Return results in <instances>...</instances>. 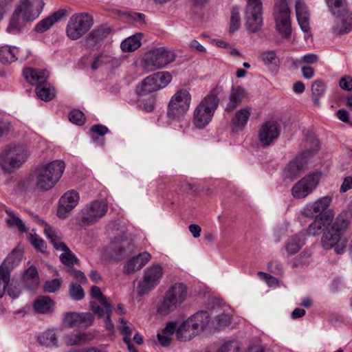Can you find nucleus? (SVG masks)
I'll return each mask as SVG.
<instances>
[{
    "label": "nucleus",
    "mask_w": 352,
    "mask_h": 352,
    "mask_svg": "<svg viewBox=\"0 0 352 352\" xmlns=\"http://www.w3.org/2000/svg\"><path fill=\"white\" fill-rule=\"evenodd\" d=\"M64 170L65 163L61 160L41 164L24 181L23 187L26 190L47 192L57 184Z\"/></svg>",
    "instance_id": "obj_1"
},
{
    "label": "nucleus",
    "mask_w": 352,
    "mask_h": 352,
    "mask_svg": "<svg viewBox=\"0 0 352 352\" xmlns=\"http://www.w3.org/2000/svg\"><path fill=\"white\" fill-rule=\"evenodd\" d=\"M43 6L42 0H20L6 28V32L19 34L26 23L32 22L38 18Z\"/></svg>",
    "instance_id": "obj_2"
},
{
    "label": "nucleus",
    "mask_w": 352,
    "mask_h": 352,
    "mask_svg": "<svg viewBox=\"0 0 352 352\" xmlns=\"http://www.w3.org/2000/svg\"><path fill=\"white\" fill-rule=\"evenodd\" d=\"M30 148L21 143L8 144L0 154V168L5 173H12L21 168L31 155Z\"/></svg>",
    "instance_id": "obj_3"
},
{
    "label": "nucleus",
    "mask_w": 352,
    "mask_h": 352,
    "mask_svg": "<svg viewBox=\"0 0 352 352\" xmlns=\"http://www.w3.org/2000/svg\"><path fill=\"white\" fill-rule=\"evenodd\" d=\"M305 149L300 155L291 161L285 170V176L293 180L296 179L306 168L308 161L318 151V141L314 136L307 138L302 144Z\"/></svg>",
    "instance_id": "obj_4"
},
{
    "label": "nucleus",
    "mask_w": 352,
    "mask_h": 352,
    "mask_svg": "<svg viewBox=\"0 0 352 352\" xmlns=\"http://www.w3.org/2000/svg\"><path fill=\"white\" fill-rule=\"evenodd\" d=\"M187 287L182 283L171 285L160 300L157 311L162 316H167L179 309L187 298Z\"/></svg>",
    "instance_id": "obj_5"
},
{
    "label": "nucleus",
    "mask_w": 352,
    "mask_h": 352,
    "mask_svg": "<svg viewBox=\"0 0 352 352\" xmlns=\"http://www.w3.org/2000/svg\"><path fill=\"white\" fill-rule=\"evenodd\" d=\"M218 105L219 98L215 94H210L205 96L193 111V125L199 129L206 127L212 121Z\"/></svg>",
    "instance_id": "obj_6"
},
{
    "label": "nucleus",
    "mask_w": 352,
    "mask_h": 352,
    "mask_svg": "<svg viewBox=\"0 0 352 352\" xmlns=\"http://www.w3.org/2000/svg\"><path fill=\"white\" fill-rule=\"evenodd\" d=\"M23 76L28 82L36 85V94L39 98L49 101L54 98V89L46 81L48 78L47 70L27 68L23 71Z\"/></svg>",
    "instance_id": "obj_7"
},
{
    "label": "nucleus",
    "mask_w": 352,
    "mask_h": 352,
    "mask_svg": "<svg viewBox=\"0 0 352 352\" xmlns=\"http://www.w3.org/2000/svg\"><path fill=\"white\" fill-rule=\"evenodd\" d=\"M175 54L164 47H156L146 52L143 56L142 65L147 72L162 69L172 63Z\"/></svg>",
    "instance_id": "obj_8"
},
{
    "label": "nucleus",
    "mask_w": 352,
    "mask_h": 352,
    "mask_svg": "<svg viewBox=\"0 0 352 352\" xmlns=\"http://www.w3.org/2000/svg\"><path fill=\"white\" fill-rule=\"evenodd\" d=\"M41 224L43 226V231L47 238L57 250L62 251L63 253L60 256V260L65 265L71 266L78 262L76 256L72 252L68 247L61 241L62 234L60 232L56 230L47 223L42 220H39Z\"/></svg>",
    "instance_id": "obj_9"
},
{
    "label": "nucleus",
    "mask_w": 352,
    "mask_h": 352,
    "mask_svg": "<svg viewBox=\"0 0 352 352\" xmlns=\"http://www.w3.org/2000/svg\"><path fill=\"white\" fill-rule=\"evenodd\" d=\"M191 95L186 89L178 90L170 98L167 116L174 120H182L190 108Z\"/></svg>",
    "instance_id": "obj_10"
},
{
    "label": "nucleus",
    "mask_w": 352,
    "mask_h": 352,
    "mask_svg": "<svg viewBox=\"0 0 352 352\" xmlns=\"http://www.w3.org/2000/svg\"><path fill=\"white\" fill-rule=\"evenodd\" d=\"M290 14L291 12L286 0H277L274 10L275 28L284 38H289L292 35Z\"/></svg>",
    "instance_id": "obj_11"
},
{
    "label": "nucleus",
    "mask_w": 352,
    "mask_h": 352,
    "mask_svg": "<svg viewBox=\"0 0 352 352\" xmlns=\"http://www.w3.org/2000/svg\"><path fill=\"white\" fill-rule=\"evenodd\" d=\"M92 16L85 12L72 15L66 28L67 36L72 40H77L85 35L92 27Z\"/></svg>",
    "instance_id": "obj_12"
},
{
    "label": "nucleus",
    "mask_w": 352,
    "mask_h": 352,
    "mask_svg": "<svg viewBox=\"0 0 352 352\" xmlns=\"http://www.w3.org/2000/svg\"><path fill=\"white\" fill-rule=\"evenodd\" d=\"M108 206L105 201L95 200L86 204L81 210L79 218L82 226H91L105 216Z\"/></svg>",
    "instance_id": "obj_13"
},
{
    "label": "nucleus",
    "mask_w": 352,
    "mask_h": 352,
    "mask_svg": "<svg viewBox=\"0 0 352 352\" xmlns=\"http://www.w3.org/2000/svg\"><path fill=\"white\" fill-rule=\"evenodd\" d=\"M247 1L245 28L248 32L255 33L260 31L263 25L262 2L261 0H247Z\"/></svg>",
    "instance_id": "obj_14"
},
{
    "label": "nucleus",
    "mask_w": 352,
    "mask_h": 352,
    "mask_svg": "<svg viewBox=\"0 0 352 352\" xmlns=\"http://www.w3.org/2000/svg\"><path fill=\"white\" fill-rule=\"evenodd\" d=\"M322 173L320 171L310 173L300 179L292 188V194L297 199H304L318 186Z\"/></svg>",
    "instance_id": "obj_15"
},
{
    "label": "nucleus",
    "mask_w": 352,
    "mask_h": 352,
    "mask_svg": "<svg viewBox=\"0 0 352 352\" xmlns=\"http://www.w3.org/2000/svg\"><path fill=\"white\" fill-rule=\"evenodd\" d=\"M344 232L336 227L331 226L322 237V245L324 249L333 248L335 252L342 254L346 248L348 240L344 236Z\"/></svg>",
    "instance_id": "obj_16"
},
{
    "label": "nucleus",
    "mask_w": 352,
    "mask_h": 352,
    "mask_svg": "<svg viewBox=\"0 0 352 352\" xmlns=\"http://www.w3.org/2000/svg\"><path fill=\"white\" fill-rule=\"evenodd\" d=\"M164 271L160 265H153L144 270L142 281L138 285L139 295L143 296L153 289L160 282Z\"/></svg>",
    "instance_id": "obj_17"
},
{
    "label": "nucleus",
    "mask_w": 352,
    "mask_h": 352,
    "mask_svg": "<svg viewBox=\"0 0 352 352\" xmlns=\"http://www.w3.org/2000/svg\"><path fill=\"white\" fill-rule=\"evenodd\" d=\"M280 128L278 124L273 120L263 123L258 132V139L263 146L273 144L280 135Z\"/></svg>",
    "instance_id": "obj_18"
},
{
    "label": "nucleus",
    "mask_w": 352,
    "mask_h": 352,
    "mask_svg": "<svg viewBox=\"0 0 352 352\" xmlns=\"http://www.w3.org/2000/svg\"><path fill=\"white\" fill-rule=\"evenodd\" d=\"M94 322V316L89 312L77 313L67 312L63 314V324L65 327L73 328L80 326L89 327Z\"/></svg>",
    "instance_id": "obj_19"
},
{
    "label": "nucleus",
    "mask_w": 352,
    "mask_h": 352,
    "mask_svg": "<svg viewBox=\"0 0 352 352\" xmlns=\"http://www.w3.org/2000/svg\"><path fill=\"white\" fill-rule=\"evenodd\" d=\"M79 195L75 190H69L60 199L57 215L60 219H65L69 213L77 206Z\"/></svg>",
    "instance_id": "obj_20"
},
{
    "label": "nucleus",
    "mask_w": 352,
    "mask_h": 352,
    "mask_svg": "<svg viewBox=\"0 0 352 352\" xmlns=\"http://www.w3.org/2000/svg\"><path fill=\"white\" fill-rule=\"evenodd\" d=\"M335 24L332 27V32L336 35H344L352 30V12L347 9L339 12L336 14Z\"/></svg>",
    "instance_id": "obj_21"
},
{
    "label": "nucleus",
    "mask_w": 352,
    "mask_h": 352,
    "mask_svg": "<svg viewBox=\"0 0 352 352\" xmlns=\"http://www.w3.org/2000/svg\"><path fill=\"white\" fill-rule=\"evenodd\" d=\"M30 52L27 49L19 50L16 47L3 45L0 47V61L2 63H12L16 60H25Z\"/></svg>",
    "instance_id": "obj_22"
},
{
    "label": "nucleus",
    "mask_w": 352,
    "mask_h": 352,
    "mask_svg": "<svg viewBox=\"0 0 352 352\" xmlns=\"http://www.w3.org/2000/svg\"><path fill=\"white\" fill-rule=\"evenodd\" d=\"M151 258V255L148 252H143L133 256L124 264L123 272L125 274H134L141 270Z\"/></svg>",
    "instance_id": "obj_23"
},
{
    "label": "nucleus",
    "mask_w": 352,
    "mask_h": 352,
    "mask_svg": "<svg viewBox=\"0 0 352 352\" xmlns=\"http://www.w3.org/2000/svg\"><path fill=\"white\" fill-rule=\"evenodd\" d=\"M251 113L250 107L241 108L236 111L230 122L232 131L233 132L243 131L248 124Z\"/></svg>",
    "instance_id": "obj_24"
},
{
    "label": "nucleus",
    "mask_w": 352,
    "mask_h": 352,
    "mask_svg": "<svg viewBox=\"0 0 352 352\" xmlns=\"http://www.w3.org/2000/svg\"><path fill=\"white\" fill-rule=\"evenodd\" d=\"M248 96L247 91L242 87H233L229 95V100L225 107V111L232 112Z\"/></svg>",
    "instance_id": "obj_25"
},
{
    "label": "nucleus",
    "mask_w": 352,
    "mask_h": 352,
    "mask_svg": "<svg viewBox=\"0 0 352 352\" xmlns=\"http://www.w3.org/2000/svg\"><path fill=\"white\" fill-rule=\"evenodd\" d=\"M332 201L331 196H324L319 198L313 203L308 204L305 209V213L309 215H324L322 212L329 206Z\"/></svg>",
    "instance_id": "obj_26"
},
{
    "label": "nucleus",
    "mask_w": 352,
    "mask_h": 352,
    "mask_svg": "<svg viewBox=\"0 0 352 352\" xmlns=\"http://www.w3.org/2000/svg\"><path fill=\"white\" fill-rule=\"evenodd\" d=\"M296 14L300 29L305 33H309V12L305 3L301 0H297L295 4Z\"/></svg>",
    "instance_id": "obj_27"
},
{
    "label": "nucleus",
    "mask_w": 352,
    "mask_h": 352,
    "mask_svg": "<svg viewBox=\"0 0 352 352\" xmlns=\"http://www.w3.org/2000/svg\"><path fill=\"white\" fill-rule=\"evenodd\" d=\"M196 335L202 332L208 325L210 318L206 311H198L188 318Z\"/></svg>",
    "instance_id": "obj_28"
},
{
    "label": "nucleus",
    "mask_w": 352,
    "mask_h": 352,
    "mask_svg": "<svg viewBox=\"0 0 352 352\" xmlns=\"http://www.w3.org/2000/svg\"><path fill=\"white\" fill-rule=\"evenodd\" d=\"M65 12L63 10H59L54 12L50 16L45 18L38 22L35 26V31L38 33H43L49 30L55 23L58 22L63 16Z\"/></svg>",
    "instance_id": "obj_29"
},
{
    "label": "nucleus",
    "mask_w": 352,
    "mask_h": 352,
    "mask_svg": "<svg viewBox=\"0 0 352 352\" xmlns=\"http://www.w3.org/2000/svg\"><path fill=\"white\" fill-rule=\"evenodd\" d=\"M329 224V220L326 215H317L314 221L309 226L307 234L313 236L318 235Z\"/></svg>",
    "instance_id": "obj_30"
},
{
    "label": "nucleus",
    "mask_w": 352,
    "mask_h": 352,
    "mask_svg": "<svg viewBox=\"0 0 352 352\" xmlns=\"http://www.w3.org/2000/svg\"><path fill=\"white\" fill-rule=\"evenodd\" d=\"M158 90L159 87H157L152 74L144 78L141 83L137 86L135 91L139 96H145Z\"/></svg>",
    "instance_id": "obj_31"
},
{
    "label": "nucleus",
    "mask_w": 352,
    "mask_h": 352,
    "mask_svg": "<svg viewBox=\"0 0 352 352\" xmlns=\"http://www.w3.org/2000/svg\"><path fill=\"white\" fill-rule=\"evenodd\" d=\"M22 255L21 250H14L0 265V269L10 274L11 270L21 262Z\"/></svg>",
    "instance_id": "obj_32"
},
{
    "label": "nucleus",
    "mask_w": 352,
    "mask_h": 352,
    "mask_svg": "<svg viewBox=\"0 0 352 352\" xmlns=\"http://www.w3.org/2000/svg\"><path fill=\"white\" fill-rule=\"evenodd\" d=\"M190 324V320L188 318L177 328L176 338L178 340H190L197 336Z\"/></svg>",
    "instance_id": "obj_33"
},
{
    "label": "nucleus",
    "mask_w": 352,
    "mask_h": 352,
    "mask_svg": "<svg viewBox=\"0 0 352 352\" xmlns=\"http://www.w3.org/2000/svg\"><path fill=\"white\" fill-rule=\"evenodd\" d=\"M142 37L143 34L140 32L127 37L121 43V50L124 52H132L135 51L141 46Z\"/></svg>",
    "instance_id": "obj_34"
},
{
    "label": "nucleus",
    "mask_w": 352,
    "mask_h": 352,
    "mask_svg": "<svg viewBox=\"0 0 352 352\" xmlns=\"http://www.w3.org/2000/svg\"><path fill=\"white\" fill-rule=\"evenodd\" d=\"M305 243L303 234H296L289 238L285 243V250L289 255L298 252Z\"/></svg>",
    "instance_id": "obj_35"
},
{
    "label": "nucleus",
    "mask_w": 352,
    "mask_h": 352,
    "mask_svg": "<svg viewBox=\"0 0 352 352\" xmlns=\"http://www.w3.org/2000/svg\"><path fill=\"white\" fill-rule=\"evenodd\" d=\"M34 309L40 314H48L54 309V302L49 296H40L34 302Z\"/></svg>",
    "instance_id": "obj_36"
},
{
    "label": "nucleus",
    "mask_w": 352,
    "mask_h": 352,
    "mask_svg": "<svg viewBox=\"0 0 352 352\" xmlns=\"http://www.w3.org/2000/svg\"><path fill=\"white\" fill-rule=\"evenodd\" d=\"M352 220V211L350 210H342L336 217L331 225L342 230L344 233L348 230Z\"/></svg>",
    "instance_id": "obj_37"
},
{
    "label": "nucleus",
    "mask_w": 352,
    "mask_h": 352,
    "mask_svg": "<svg viewBox=\"0 0 352 352\" xmlns=\"http://www.w3.org/2000/svg\"><path fill=\"white\" fill-rule=\"evenodd\" d=\"M91 340V334L85 333H70L65 336L63 338L64 342L67 346L84 344Z\"/></svg>",
    "instance_id": "obj_38"
},
{
    "label": "nucleus",
    "mask_w": 352,
    "mask_h": 352,
    "mask_svg": "<svg viewBox=\"0 0 352 352\" xmlns=\"http://www.w3.org/2000/svg\"><path fill=\"white\" fill-rule=\"evenodd\" d=\"M23 281L26 287L30 289H34L39 284V278L37 270L34 266H30L23 274Z\"/></svg>",
    "instance_id": "obj_39"
},
{
    "label": "nucleus",
    "mask_w": 352,
    "mask_h": 352,
    "mask_svg": "<svg viewBox=\"0 0 352 352\" xmlns=\"http://www.w3.org/2000/svg\"><path fill=\"white\" fill-rule=\"evenodd\" d=\"M113 248L118 250V254L121 256L127 251L132 249L131 240L129 239L125 235L115 236L113 241Z\"/></svg>",
    "instance_id": "obj_40"
},
{
    "label": "nucleus",
    "mask_w": 352,
    "mask_h": 352,
    "mask_svg": "<svg viewBox=\"0 0 352 352\" xmlns=\"http://www.w3.org/2000/svg\"><path fill=\"white\" fill-rule=\"evenodd\" d=\"M39 344L47 347L58 346L56 333L54 330L48 329L38 336Z\"/></svg>",
    "instance_id": "obj_41"
},
{
    "label": "nucleus",
    "mask_w": 352,
    "mask_h": 352,
    "mask_svg": "<svg viewBox=\"0 0 352 352\" xmlns=\"http://www.w3.org/2000/svg\"><path fill=\"white\" fill-rule=\"evenodd\" d=\"M159 90L166 87L171 81L172 76L169 72H157L153 74Z\"/></svg>",
    "instance_id": "obj_42"
},
{
    "label": "nucleus",
    "mask_w": 352,
    "mask_h": 352,
    "mask_svg": "<svg viewBox=\"0 0 352 352\" xmlns=\"http://www.w3.org/2000/svg\"><path fill=\"white\" fill-rule=\"evenodd\" d=\"M9 216L7 221L10 226H16L20 232H27L28 229L23 221L15 214L10 210H6Z\"/></svg>",
    "instance_id": "obj_43"
},
{
    "label": "nucleus",
    "mask_w": 352,
    "mask_h": 352,
    "mask_svg": "<svg viewBox=\"0 0 352 352\" xmlns=\"http://www.w3.org/2000/svg\"><path fill=\"white\" fill-rule=\"evenodd\" d=\"M327 6L331 13L333 14H338L343 10L346 9L345 8V0H325Z\"/></svg>",
    "instance_id": "obj_44"
},
{
    "label": "nucleus",
    "mask_w": 352,
    "mask_h": 352,
    "mask_svg": "<svg viewBox=\"0 0 352 352\" xmlns=\"http://www.w3.org/2000/svg\"><path fill=\"white\" fill-rule=\"evenodd\" d=\"M69 294L71 298L74 300H80L85 296L83 289L77 283H72L69 285Z\"/></svg>",
    "instance_id": "obj_45"
},
{
    "label": "nucleus",
    "mask_w": 352,
    "mask_h": 352,
    "mask_svg": "<svg viewBox=\"0 0 352 352\" xmlns=\"http://www.w3.org/2000/svg\"><path fill=\"white\" fill-rule=\"evenodd\" d=\"M241 25L239 10L237 8H233L231 10L230 32H234L237 30Z\"/></svg>",
    "instance_id": "obj_46"
},
{
    "label": "nucleus",
    "mask_w": 352,
    "mask_h": 352,
    "mask_svg": "<svg viewBox=\"0 0 352 352\" xmlns=\"http://www.w3.org/2000/svg\"><path fill=\"white\" fill-rule=\"evenodd\" d=\"M69 120L76 125H82L85 123V118L83 113L78 109L72 111L69 114Z\"/></svg>",
    "instance_id": "obj_47"
},
{
    "label": "nucleus",
    "mask_w": 352,
    "mask_h": 352,
    "mask_svg": "<svg viewBox=\"0 0 352 352\" xmlns=\"http://www.w3.org/2000/svg\"><path fill=\"white\" fill-rule=\"evenodd\" d=\"M10 280V274L0 269V298L4 295Z\"/></svg>",
    "instance_id": "obj_48"
},
{
    "label": "nucleus",
    "mask_w": 352,
    "mask_h": 352,
    "mask_svg": "<svg viewBox=\"0 0 352 352\" xmlns=\"http://www.w3.org/2000/svg\"><path fill=\"white\" fill-rule=\"evenodd\" d=\"M118 321L121 324L120 326L118 327V329L119 330L120 333L124 335V337H129L131 338L133 326L132 324L129 325L128 322L123 318H119Z\"/></svg>",
    "instance_id": "obj_49"
},
{
    "label": "nucleus",
    "mask_w": 352,
    "mask_h": 352,
    "mask_svg": "<svg viewBox=\"0 0 352 352\" xmlns=\"http://www.w3.org/2000/svg\"><path fill=\"white\" fill-rule=\"evenodd\" d=\"M110 59H111L110 56L103 54H98L95 56L91 65V67L93 70H96L101 65L109 63L110 62Z\"/></svg>",
    "instance_id": "obj_50"
},
{
    "label": "nucleus",
    "mask_w": 352,
    "mask_h": 352,
    "mask_svg": "<svg viewBox=\"0 0 352 352\" xmlns=\"http://www.w3.org/2000/svg\"><path fill=\"white\" fill-rule=\"evenodd\" d=\"M91 296L92 298L98 300L103 307H107V305H111L107 300L106 297L101 292L100 289L97 286H92L91 287Z\"/></svg>",
    "instance_id": "obj_51"
},
{
    "label": "nucleus",
    "mask_w": 352,
    "mask_h": 352,
    "mask_svg": "<svg viewBox=\"0 0 352 352\" xmlns=\"http://www.w3.org/2000/svg\"><path fill=\"white\" fill-rule=\"evenodd\" d=\"M105 312H106V318L104 321V325L107 330H108L111 334L114 333L115 331V326L112 322L111 319V314L112 312V307L111 305H107L104 307Z\"/></svg>",
    "instance_id": "obj_52"
},
{
    "label": "nucleus",
    "mask_w": 352,
    "mask_h": 352,
    "mask_svg": "<svg viewBox=\"0 0 352 352\" xmlns=\"http://www.w3.org/2000/svg\"><path fill=\"white\" fill-rule=\"evenodd\" d=\"M30 241L33 246L41 252H44L46 250V245L43 239L38 236L36 234H31Z\"/></svg>",
    "instance_id": "obj_53"
},
{
    "label": "nucleus",
    "mask_w": 352,
    "mask_h": 352,
    "mask_svg": "<svg viewBox=\"0 0 352 352\" xmlns=\"http://www.w3.org/2000/svg\"><path fill=\"white\" fill-rule=\"evenodd\" d=\"M61 281L60 279L55 278L46 281L44 285V290L48 293H53L60 289Z\"/></svg>",
    "instance_id": "obj_54"
},
{
    "label": "nucleus",
    "mask_w": 352,
    "mask_h": 352,
    "mask_svg": "<svg viewBox=\"0 0 352 352\" xmlns=\"http://www.w3.org/2000/svg\"><path fill=\"white\" fill-rule=\"evenodd\" d=\"M325 91V85L321 80H316L311 85L313 96L320 97Z\"/></svg>",
    "instance_id": "obj_55"
},
{
    "label": "nucleus",
    "mask_w": 352,
    "mask_h": 352,
    "mask_svg": "<svg viewBox=\"0 0 352 352\" xmlns=\"http://www.w3.org/2000/svg\"><path fill=\"white\" fill-rule=\"evenodd\" d=\"M231 316L229 314H222L215 318V322L219 328L226 327L231 323Z\"/></svg>",
    "instance_id": "obj_56"
},
{
    "label": "nucleus",
    "mask_w": 352,
    "mask_h": 352,
    "mask_svg": "<svg viewBox=\"0 0 352 352\" xmlns=\"http://www.w3.org/2000/svg\"><path fill=\"white\" fill-rule=\"evenodd\" d=\"M261 59L265 65L272 63L276 59V53L273 50L264 52L261 54Z\"/></svg>",
    "instance_id": "obj_57"
},
{
    "label": "nucleus",
    "mask_w": 352,
    "mask_h": 352,
    "mask_svg": "<svg viewBox=\"0 0 352 352\" xmlns=\"http://www.w3.org/2000/svg\"><path fill=\"white\" fill-rule=\"evenodd\" d=\"M109 32L110 30L109 28L98 29L93 31L91 36L97 41L106 37L109 34Z\"/></svg>",
    "instance_id": "obj_58"
},
{
    "label": "nucleus",
    "mask_w": 352,
    "mask_h": 352,
    "mask_svg": "<svg viewBox=\"0 0 352 352\" xmlns=\"http://www.w3.org/2000/svg\"><path fill=\"white\" fill-rule=\"evenodd\" d=\"M340 87L345 91L352 90V78L350 76H345L339 81Z\"/></svg>",
    "instance_id": "obj_59"
},
{
    "label": "nucleus",
    "mask_w": 352,
    "mask_h": 352,
    "mask_svg": "<svg viewBox=\"0 0 352 352\" xmlns=\"http://www.w3.org/2000/svg\"><path fill=\"white\" fill-rule=\"evenodd\" d=\"M176 331L177 328L175 322H167L166 327L162 330L164 334L168 335L170 338H172L175 333H176Z\"/></svg>",
    "instance_id": "obj_60"
},
{
    "label": "nucleus",
    "mask_w": 352,
    "mask_h": 352,
    "mask_svg": "<svg viewBox=\"0 0 352 352\" xmlns=\"http://www.w3.org/2000/svg\"><path fill=\"white\" fill-rule=\"evenodd\" d=\"M130 19L134 23L138 25H144L146 24L145 21V15L139 12H133L130 14Z\"/></svg>",
    "instance_id": "obj_61"
},
{
    "label": "nucleus",
    "mask_w": 352,
    "mask_h": 352,
    "mask_svg": "<svg viewBox=\"0 0 352 352\" xmlns=\"http://www.w3.org/2000/svg\"><path fill=\"white\" fill-rule=\"evenodd\" d=\"M157 338L162 346H169L172 341V338L168 335L164 334L162 331L157 335Z\"/></svg>",
    "instance_id": "obj_62"
},
{
    "label": "nucleus",
    "mask_w": 352,
    "mask_h": 352,
    "mask_svg": "<svg viewBox=\"0 0 352 352\" xmlns=\"http://www.w3.org/2000/svg\"><path fill=\"white\" fill-rule=\"evenodd\" d=\"M91 131L102 136L109 132V129L104 125L95 124L91 128Z\"/></svg>",
    "instance_id": "obj_63"
},
{
    "label": "nucleus",
    "mask_w": 352,
    "mask_h": 352,
    "mask_svg": "<svg viewBox=\"0 0 352 352\" xmlns=\"http://www.w3.org/2000/svg\"><path fill=\"white\" fill-rule=\"evenodd\" d=\"M318 58L316 54L311 53L302 56L301 61L307 64H314L317 63Z\"/></svg>",
    "instance_id": "obj_64"
}]
</instances>
